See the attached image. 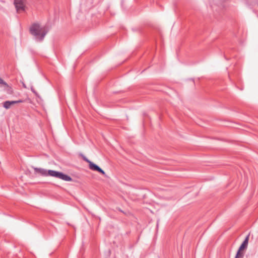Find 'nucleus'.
<instances>
[{
	"instance_id": "f257e3e1",
	"label": "nucleus",
	"mask_w": 258,
	"mask_h": 258,
	"mask_svg": "<svg viewBox=\"0 0 258 258\" xmlns=\"http://www.w3.org/2000/svg\"><path fill=\"white\" fill-rule=\"evenodd\" d=\"M33 169L35 174H39L43 176H51L66 181H73V178L70 176L60 171L35 167H33Z\"/></svg>"
},
{
	"instance_id": "f03ea898",
	"label": "nucleus",
	"mask_w": 258,
	"mask_h": 258,
	"mask_svg": "<svg viewBox=\"0 0 258 258\" xmlns=\"http://www.w3.org/2000/svg\"><path fill=\"white\" fill-rule=\"evenodd\" d=\"M30 33L34 37L35 41L41 42L43 40L48 30L45 27H42L38 23H33L29 29Z\"/></svg>"
},
{
	"instance_id": "7ed1b4c3",
	"label": "nucleus",
	"mask_w": 258,
	"mask_h": 258,
	"mask_svg": "<svg viewBox=\"0 0 258 258\" xmlns=\"http://www.w3.org/2000/svg\"><path fill=\"white\" fill-rule=\"evenodd\" d=\"M14 4L17 11H24L27 1L26 0H14Z\"/></svg>"
},
{
	"instance_id": "20e7f679",
	"label": "nucleus",
	"mask_w": 258,
	"mask_h": 258,
	"mask_svg": "<svg viewBox=\"0 0 258 258\" xmlns=\"http://www.w3.org/2000/svg\"><path fill=\"white\" fill-rule=\"evenodd\" d=\"M89 168L91 170H92L93 171H97L99 173H101L104 177H107V176L106 174L105 171L101 168H100L98 165H97V164H95L93 162L91 161L89 164Z\"/></svg>"
},
{
	"instance_id": "39448f33",
	"label": "nucleus",
	"mask_w": 258,
	"mask_h": 258,
	"mask_svg": "<svg viewBox=\"0 0 258 258\" xmlns=\"http://www.w3.org/2000/svg\"><path fill=\"white\" fill-rule=\"evenodd\" d=\"M249 236V234L247 235L245 237L244 241L242 242L241 244L240 245L238 250L242 251L247 248V246H248V243Z\"/></svg>"
},
{
	"instance_id": "423d86ee",
	"label": "nucleus",
	"mask_w": 258,
	"mask_h": 258,
	"mask_svg": "<svg viewBox=\"0 0 258 258\" xmlns=\"http://www.w3.org/2000/svg\"><path fill=\"white\" fill-rule=\"evenodd\" d=\"M243 256L244 253L242 252V251L238 250L236 253L235 258H243Z\"/></svg>"
},
{
	"instance_id": "0eeeda50",
	"label": "nucleus",
	"mask_w": 258,
	"mask_h": 258,
	"mask_svg": "<svg viewBox=\"0 0 258 258\" xmlns=\"http://www.w3.org/2000/svg\"><path fill=\"white\" fill-rule=\"evenodd\" d=\"M11 103L10 102V101H6L4 102L3 103V107L6 108V109H8L11 107Z\"/></svg>"
},
{
	"instance_id": "6e6552de",
	"label": "nucleus",
	"mask_w": 258,
	"mask_h": 258,
	"mask_svg": "<svg viewBox=\"0 0 258 258\" xmlns=\"http://www.w3.org/2000/svg\"><path fill=\"white\" fill-rule=\"evenodd\" d=\"M79 156H81L82 159H83V160H84L85 161H86V162H87L88 163H90L91 161H90V160H89L84 154H83L82 153H80L79 154Z\"/></svg>"
},
{
	"instance_id": "1a4fd4ad",
	"label": "nucleus",
	"mask_w": 258,
	"mask_h": 258,
	"mask_svg": "<svg viewBox=\"0 0 258 258\" xmlns=\"http://www.w3.org/2000/svg\"><path fill=\"white\" fill-rule=\"evenodd\" d=\"M31 91L35 95V96L38 98H40V96L38 94V93L35 91V90L34 89L33 86L32 85L31 86Z\"/></svg>"
},
{
	"instance_id": "9d476101",
	"label": "nucleus",
	"mask_w": 258,
	"mask_h": 258,
	"mask_svg": "<svg viewBox=\"0 0 258 258\" xmlns=\"http://www.w3.org/2000/svg\"><path fill=\"white\" fill-rule=\"evenodd\" d=\"M0 84L4 85L5 87H8V84L4 81L1 78H0Z\"/></svg>"
},
{
	"instance_id": "9b49d317",
	"label": "nucleus",
	"mask_w": 258,
	"mask_h": 258,
	"mask_svg": "<svg viewBox=\"0 0 258 258\" xmlns=\"http://www.w3.org/2000/svg\"><path fill=\"white\" fill-rule=\"evenodd\" d=\"M7 88V91L8 92V93L9 94H12V89L11 87H10L9 85H8V87H6Z\"/></svg>"
},
{
	"instance_id": "f8f14e48",
	"label": "nucleus",
	"mask_w": 258,
	"mask_h": 258,
	"mask_svg": "<svg viewBox=\"0 0 258 258\" xmlns=\"http://www.w3.org/2000/svg\"><path fill=\"white\" fill-rule=\"evenodd\" d=\"M10 102L11 103H10L11 105L17 103V102H16V101H10Z\"/></svg>"
},
{
	"instance_id": "ddd939ff",
	"label": "nucleus",
	"mask_w": 258,
	"mask_h": 258,
	"mask_svg": "<svg viewBox=\"0 0 258 258\" xmlns=\"http://www.w3.org/2000/svg\"><path fill=\"white\" fill-rule=\"evenodd\" d=\"M24 101H25L24 100H22V99H19V100H16V102H17V103H23Z\"/></svg>"
},
{
	"instance_id": "4468645a",
	"label": "nucleus",
	"mask_w": 258,
	"mask_h": 258,
	"mask_svg": "<svg viewBox=\"0 0 258 258\" xmlns=\"http://www.w3.org/2000/svg\"><path fill=\"white\" fill-rule=\"evenodd\" d=\"M23 87H24V88H26V85H25V84H23Z\"/></svg>"
},
{
	"instance_id": "2eb2a0df",
	"label": "nucleus",
	"mask_w": 258,
	"mask_h": 258,
	"mask_svg": "<svg viewBox=\"0 0 258 258\" xmlns=\"http://www.w3.org/2000/svg\"><path fill=\"white\" fill-rule=\"evenodd\" d=\"M158 226V221H157V227Z\"/></svg>"
},
{
	"instance_id": "dca6fc26",
	"label": "nucleus",
	"mask_w": 258,
	"mask_h": 258,
	"mask_svg": "<svg viewBox=\"0 0 258 258\" xmlns=\"http://www.w3.org/2000/svg\"><path fill=\"white\" fill-rule=\"evenodd\" d=\"M119 211L121 212H123L121 210L119 209Z\"/></svg>"
},
{
	"instance_id": "f3484780",
	"label": "nucleus",
	"mask_w": 258,
	"mask_h": 258,
	"mask_svg": "<svg viewBox=\"0 0 258 258\" xmlns=\"http://www.w3.org/2000/svg\"><path fill=\"white\" fill-rule=\"evenodd\" d=\"M248 256L247 255H246V258H248Z\"/></svg>"
}]
</instances>
